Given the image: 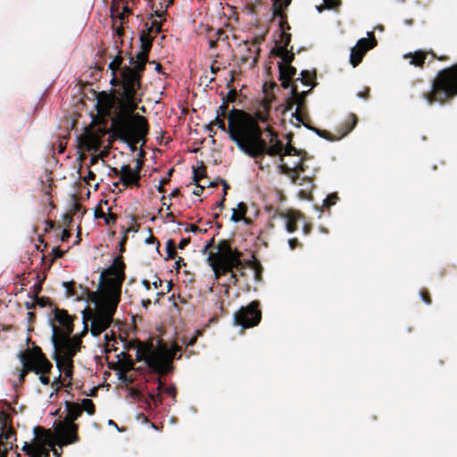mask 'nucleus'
Instances as JSON below:
<instances>
[{
    "instance_id": "35",
    "label": "nucleus",
    "mask_w": 457,
    "mask_h": 457,
    "mask_svg": "<svg viewBox=\"0 0 457 457\" xmlns=\"http://www.w3.org/2000/svg\"><path fill=\"white\" fill-rule=\"evenodd\" d=\"M10 425H12L11 414L4 411H0V430H4Z\"/></svg>"
},
{
    "instance_id": "53",
    "label": "nucleus",
    "mask_w": 457,
    "mask_h": 457,
    "mask_svg": "<svg viewBox=\"0 0 457 457\" xmlns=\"http://www.w3.org/2000/svg\"><path fill=\"white\" fill-rule=\"evenodd\" d=\"M228 109V104L222 100L221 105L217 110V115L226 117Z\"/></svg>"
},
{
    "instance_id": "52",
    "label": "nucleus",
    "mask_w": 457,
    "mask_h": 457,
    "mask_svg": "<svg viewBox=\"0 0 457 457\" xmlns=\"http://www.w3.org/2000/svg\"><path fill=\"white\" fill-rule=\"evenodd\" d=\"M65 252L61 250L59 247H54L52 249V262L55 260V259H58V258H62L63 255H64Z\"/></svg>"
},
{
    "instance_id": "37",
    "label": "nucleus",
    "mask_w": 457,
    "mask_h": 457,
    "mask_svg": "<svg viewBox=\"0 0 457 457\" xmlns=\"http://www.w3.org/2000/svg\"><path fill=\"white\" fill-rule=\"evenodd\" d=\"M221 257L222 255L219 252L209 253L207 260L213 271L218 267Z\"/></svg>"
},
{
    "instance_id": "3",
    "label": "nucleus",
    "mask_w": 457,
    "mask_h": 457,
    "mask_svg": "<svg viewBox=\"0 0 457 457\" xmlns=\"http://www.w3.org/2000/svg\"><path fill=\"white\" fill-rule=\"evenodd\" d=\"M125 268L122 257H116L112 264L101 272L99 291H87L91 300L97 304L96 312L90 318V332L94 337L101 335L113 321V316L120 301L122 284L126 278Z\"/></svg>"
},
{
    "instance_id": "26",
    "label": "nucleus",
    "mask_w": 457,
    "mask_h": 457,
    "mask_svg": "<svg viewBox=\"0 0 457 457\" xmlns=\"http://www.w3.org/2000/svg\"><path fill=\"white\" fill-rule=\"evenodd\" d=\"M131 13V10L128 5H123V11L121 12H119V7L114 4L111 6V16L112 19H118L121 23H125L126 15Z\"/></svg>"
},
{
    "instance_id": "8",
    "label": "nucleus",
    "mask_w": 457,
    "mask_h": 457,
    "mask_svg": "<svg viewBox=\"0 0 457 457\" xmlns=\"http://www.w3.org/2000/svg\"><path fill=\"white\" fill-rule=\"evenodd\" d=\"M67 414L63 421L56 423L54 436L59 446L68 445L79 441V427L74 421L81 416L83 409L78 403L69 400L64 402Z\"/></svg>"
},
{
    "instance_id": "10",
    "label": "nucleus",
    "mask_w": 457,
    "mask_h": 457,
    "mask_svg": "<svg viewBox=\"0 0 457 457\" xmlns=\"http://www.w3.org/2000/svg\"><path fill=\"white\" fill-rule=\"evenodd\" d=\"M80 347L81 345L54 348L53 359L55 361L60 372L64 374L65 378L70 380L73 378V358L79 352Z\"/></svg>"
},
{
    "instance_id": "11",
    "label": "nucleus",
    "mask_w": 457,
    "mask_h": 457,
    "mask_svg": "<svg viewBox=\"0 0 457 457\" xmlns=\"http://www.w3.org/2000/svg\"><path fill=\"white\" fill-rule=\"evenodd\" d=\"M234 324L240 326L242 329L257 326L262 320L260 302L255 300L246 306H242L233 315Z\"/></svg>"
},
{
    "instance_id": "33",
    "label": "nucleus",
    "mask_w": 457,
    "mask_h": 457,
    "mask_svg": "<svg viewBox=\"0 0 457 457\" xmlns=\"http://www.w3.org/2000/svg\"><path fill=\"white\" fill-rule=\"evenodd\" d=\"M157 382H158L157 391H162V393H165L166 395L171 396L172 398H175V396L177 395V389H176L175 386L172 385L170 386H165V385L162 382L160 378H157Z\"/></svg>"
},
{
    "instance_id": "9",
    "label": "nucleus",
    "mask_w": 457,
    "mask_h": 457,
    "mask_svg": "<svg viewBox=\"0 0 457 457\" xmlns=\"http://www.w3.org/2000/svg\"><path fill=\"white\" fill-rule=\"evenodd\" d=\"M299 109H300V107L297 106L296 111L292 114V116L294 118H295V120L298 122H301L304 127L314 131L320 137H323L328 141L340 140L341 138H343L344 137L348 135L354 129V127L356 126L357 121H358L357 116L354 113H351L348 116L347 120L337 128V134L333 135L332 133H330L328 130H322V129L312 127L308 123H306L303 120V117L302 113L300 112Z\"/></svg>"
},
{
    "instance_id": "17",
    "label": "nucleus",
    "mask_w": 457,
    "mask_h": 457,
    "mask_svg": "<svg viewBox=\"0 0 457 457\" xmlns=\"http://www.w3.org/2000/svg\"><path fill=\"white\" fill-rule=\"evenodd\" d=\"M279 217L285 220L286 229L288 233H293L298 228V221L303 218V214L296 211H288L280 212L278 210L273 214V218Z\"/></svg>"
},
{
    "instance_id": "48",
    "label": "nucleus",
    "mask_w": 457,
    "mask_h": 457,
    "mask_svg": "<svg viewBox=\"0 0 457 457\" xmlns=\"http://www.w3.org/2000/svg\"><path fill=\"white\" fill-rule=\"evenodd\" d=\"M420 297L422 299V301L429 305L432 303V299H431V296H430V294L428 292V289L426 288H422L420 291Z\"/></svg>"
},
{
    "instance_id": "16",
    "label": "nucleus",
    "mask_w": 457,
    "mask_h": 457,
    "mask_svg": "<svg viewBox=\"0 0 457 457\" xmlns=\"http://www.w3.org/2000/svg\"><path fill=\"white\" fill-rule=\"evenodd\" d=\"M119 172L120 173V178L118 182L113 183L115 187H118L120 184L124 188L140 187L141 175L137 174V171H133V169L129 164H123Z\"/></svg>"
},
{
    "instance_id": "18",
    "label": "nucleus",
    "mask_w": 457,
    "mask_h": 457,
    "mask_svg": "<svg viewBox=\"0 0 457 457\" xmlns=\"http://www.w3.org/2000/svg\"><path fill=\"white\" fill-rule=\"evenodd\" d=\"M279 70V77L278 79L281 82V87L283 88H292L293 85H295L292 82L294 77L296 75V69L292 65H287L283 62L278 63Z\"/></svg>"
},
{
    "instance_id": "45",
    "label": "nucleus",
    "mask_w": 457,
    "mask_h": 457,
    "mask_svg": "<svg viewBox=\"0 0 457 457\" xmlns=\"http://www.w3.org/2000/svg\"><path fill=\"white\" fill-rule=\"evenodd\" d=\"M338 196L336 193L328 195L327 198L324 200L323 206L326 208H330L332 205L336 204Z\"/></svg>"
},
{
    "instance_id": "4",
    "label": "nucleus",
    "mask_w": 457,
    "mask_h": 457,
    "mask_svg": "<svg viewBox=\"0 0 457 457\" xmlns=\"http://www.w3.org/2000/svg\"><path fill=\"white\" fill-rule=\"evenodd\" d=\"M129 349H137V361H144L147 367L158 376H164L172 370V361L176 353L182 351L178 344H173L169 348L164 344H160L156 348L153 345L145 344L137 339L129 343Z\"/></svg>"
},
{
    "instance_id": "14",
    "label": "nucleus",
    "mask_w": 457,
    "mask_h": 457,
    "mask_svg": "<svg viewBox=\"0 0 457 457\" xmlns=\"http://www.w3.org/2000/svg\"><path fill=\"white\" fill-rule=\"evenodd\" d=\"M241 256V252H235L232 255L222 256L218 267L214 269L215 278H219L220 276L228 274L234 269L239 270L242 268Z\"/></svg>"
},
{
    "instance_id": "6",
    "label": "nucleus",
    "mask_w": 457,
    "mask_h": 457,
    "mask_svg": "<svg viewBox=\"0 0 457 457\" xmlns=\"http://www.w3.org/2000/svg\"><path fill=\"white\" fill-rule=\"evenodd\" d=\"M152 43L141 44V50L135 55L129 57V66H125L122 71L123 95L129 103L133 104L135 89H141L143 73L148 62V55L152 48Z\"/></svg>"
},
{
    "instance_id": "44",
    "label": "nucleus",
    "mask_w": 457,
    "mask_h": 457,
    "mask_svg": "<svg viewBox=\"0 0 457 457\" xmlns=\"http://www.w3.org/2000/svg\"><path fill=\"white\" fill-rule=\"evenodd\" d=\"M162 393V391H157L156 394H154V393L148 394V398L154 403V407H157L158 405H160L162 403V397L161 395Z\"/></svg>"
},
{
    "instance_id": "15",
    "label": "nucleus",
    "mask_w": 457,
    "mask_h": 457,
    "mask_svg": "<svg viewBox=\"0 0 457 457\" xmlns=\"http://www.w3.org/2000/svg\"><path fill=\"white\" fill-rule=\"evenodd\" d=\"M20 361H24L31 365L40 366L52 363L42 352V349L37 345H33L31 349H28L18 353Z\"/></svg>"
},
{
    "instance_id": "41",
    "label": "nucleus",
    "mask_w": 457,
    "mask_h": 457,
    "mask_svg": "<svg viewBox=\"0 0 457 457\" xmlns=\"http://www.w3.org/2000/svg\"><path fill=\"white\" fill-rule=\"evenodd\" d=\"M75 285L76 283L74 281L70 282H63L62 287L66 289V295L67 296H76L77 293L75 291Z\"/></svg>"
},
{
    "instance_id": "51",
    "label": "nucleus",
    "mask_w": 457,
    "mask_h": 457,
    "mask_svg": "<svg viewBox=\"0 0 457 457\" xmlns=\"http://www.w3.org/2000/svg\"><path fill=\"white\" fill-rule=\"evenodd\" d=\"M253 268L254 269V277L256 280H260L262 278V268L259 262H253Z\"/></svg>"
},
{
    "instance_id": "7",
    "label": "nucleus",
    "mask_w": 457,
    "mask_h": 457,
    "mask_svg": "<svg viewBox=\"0 0 457 457\" xmlns=\"http://www.w3.org/2000/svg\"><path fill=\"white\" fill-rule=\"evenodd\" d=\"M457 96V63L440 71L433 79L431 89L422 93V98L429 104H445Z\"/></svg>"
},
{
    "instance_id": "57",
    "label": "nucleus",
    "mask_w": 457,
    "mask_h": 457,
    "mask_svg": "<svg viewBox=\"0 0 457 457\" xmlns=\"http://www.w3.org/2000/svg\"><path fill=\"white\" fill-rule=\"evenodd\" d=\"M279 170L282 174L290 175V173H294L293 167H289L283 162L279 165Z\"/></svg>"
},
{
    "instance_id": "49",
    "label": "nucleus",
    "mask_w": 457,
    "mask_h": 457,
    "mask_svg": "<svg viewBox=\"0 0 457 457\" xmlns=\"http://www.w3.org/2000/svg\"><path fill=\"white\" fill-rule=\"evenodd\" d=\"M106 225H113L116 223L117 215L111 212L109 209L108 214H105V218L104 219Z\"/></svg>"
},
{
    "instance_id": "13",
    "label": "nucleus",
    "mask_w": 457,
    "mask_h": 457,
    "mask_svg": "<svg viewBox=\"0 0 457 457\" xmlns=\"http://www.w3.org/2000/svg\"><path fill=\"white\" fill-rule=\"evenodd\" d=\"M369 38H361L351 50L350 62L353 67L359 65L366 53L377 46V39L373 32L369 33Z\"/></svg>"
},
{
    "instance_id": "60",
    "label": "nucleus",
    "mask_w": 457,
    "mask_h": 457,
    "mask_svg": "<svg viewBox=\"0 0 457 457\" xmlns=\"http://www.w3.org/2000/svg\"><path fill=\"white\" fill-rule=\"evenodd\" d=\"M288 245L291 250H295V248L302 246L301 243L296 237L288 239Z\"/></svg>"
},
{
    "instance_id": "24",
    "label": "nucleus",
    "mask_w": 457,
    "mask_h": 457,
    "mask_svg": "<svg viewBox=\"0 0 457 457\" xmlns=\"http://www.w3.org/2000/svg\"><path fill=\"white\" fill-rule=\"evenodd\" d=\"M306 155L302 156L299 160L293 163V170L294 174L291 176V180L293 183H298V180L301 179L299 174L304 173L306 171L307 167L305 166Z\"/></svg>"
},
{
    "instance_id": "28",
    "label": "nucleus",
    "mask_w": 457,
    "mask_h": 457,
    "mask_svg": "<svg viewBox=\"0 0 457 457\" xmlns=\"http://www.w3.org/2000/svg\"><path fill=\"white\" fill-rule=\"evenodd\" d=\"M301 78L299 79L301 82L305 86H316V83L314 82L316 79V71H308L303 70L301 71Z\"/></svg>"
},
{
    "instance_id": "29",
    "label": "nucleus",
    "mask_w": 457,
    "mask_h": 457,
    "mask_svg": "<svg viewBox=\"0 0 457 457\" xmlns=\"http://www.w3.org/2000/svg\"><path fill=\"white\" fill-rule=\"evenodd\" d=\"M218 252L222 255H232L235 252H239L237 249H233L230 245L229 241L228 240H221L218 244Z\"/></svg>"
},
{
    "instance_id": "50",
    "label": "nucleus",
    "mask_w": 457,
    "mask_h": 457,
    "mask_svg": "<svg viewBox=\"0 0 457 457\" xmlns=\"http://www.w3.org/2000/svg\"><path fill=\"white\" fill-rule=\"evenodd\" d=\"M198 335H201L200 331H196V335L191 337L190 338L184 337L182 338V343L186 345V346H192L195 344Z\"/></svg>"
},
{
    "instance_id": "42",
    "label": "nucleus",
    "mask_w": 457,
    "mask_h": 457,
    "mask_svg": "<svg viewBox=\"0 0 457 457\" xmlns=\"http://www.w3.org/2000/svg\"><path fill=\"white\" fill-rule=\"evenodd\" d=\"M31 297L36 301V304L39 305L40 307L53 306V303L48 297L38 295Z\"/></svg>"
},
{
    "instance_id": "58",
    "label": "nucleus",
    "mask_w": 457,
    "mask_h": 457,
    "mask_svg": "<svg viewBox=\"0 0 457 457\" xmlns=\"http://www.w3.org/2000/svg\"><path fill=\"white\" fill-rule=\"evenodd\" d=\"M22 450L24 452H26V453L29 454L30 457H33V454L36 451L38 450V448H36L30 445H28V444H25L24 446L22 447Z\"/></svg>"
},
{
    "instance_id": "32",
    "label": "nucleus",
    "mask_w": 457,
    "mask_h": 457,
    "mask_svg": "<svg viewBox=\"0 0 457 457\" xmlns=\"http://www.w3.org/2000/svg\"><path fill=\"white\" fill-rule=\"evenodd\" d=\"M206 177V166L201 162V166L193 168V180L195 183H199L204 178Z\"/></svg>"
},
{
    "instance_id": "40",
    "label": "nucleus",
    "mask_w": 457,
    "mask_h": 457,
    "mask_svg": "<svg viewBox=\"0 0 457 457\" xmlns=\"http://www.w3.org/2000/svg\"><path fill=\"white\" fill-rule=\"evenodd\" d=\"M167 258L174 259L177 255L175 243L172 239L168 240L166 243Z\"/></svg>"
},
{
    "instance_id": "61",
    "label": "nucleus",
    "mask_w": 457,
    "mask_h": 457,
    "mask_svg": "<svg viewBox=\"0 0 457 457\" xmlns=\"http://www.w3.org/2000/svg\"><path fill=\"white\" fill-rule=\"evenodd\" d=\"M228 283L232 284L233 286H237L238 282L237 275L233 271V270H231V272H228Z\"/></svg>"
},
{
    "instance_id": "36",
    "label": "nucleus",
    "mask_w": 457,
    "mask_h": 457,
    "mask_svg": "<svg viewBox=\"0 0 457 457\" xmlns=\"http://www.w3.org/2000/svg\"><path fill=\"white\" fill-rule=\"evenodd\" d=\"M83 411H87L89 415H93L96 412V407L92 400L85 398L79 404Z\"/></svg>"
},
{
    "instance_id": "23",
    "label": "nucleus",
    "mask_w": 457,
    "mask_h": 457,
    "mask_svg": "<svg viewBox=\"0 0 457 457\" xmlns=\"http://www.w3.org/2000/svg\"><path fill=\"white\" fill-rule=\"evenodd\" d=\"M53 369V364L48 363V366L46 365H40V366H35L34 373L37 375H39V381L46 386L50 384V378H49V373L51 372Z\"/></svg>"
},
{
    "instance_id": "1",
    "label": "nucleus",
    "mask_w": 457,
    "mask_h": 457,
    "mask_svg": "<svg viewBox=\"0 0 457 457\" xmlns=\"http://www.w3.org/2000/svg\"><path fill=\"white\" fill-rule=\"evenodd\" d=\"M270 145L262 138V129L253 117L245 111L233 108L228 114L229 138L246 154L254 159H263L265 154L280 156L283 162V143L277 139L276 131L268 125Z\"/></svg>"
},
{
    "instance_id": "38",
    "label": "nucleus",
    "mask_w": 457,
    "mask_h": 457,
    "mask_svg": "<svg viewBox=\"0 0 457 457\" xmlns=\"http://www.w3.org/2000/svg\"><path fill=\"white\" fill-rule=\"evenodd\" d=\"M291 37L292 36L290 33H287L283 30L280 31L279 40L277 43L276 46H285V48H287V46H289V44L291 42Z\"/></svg>"
},
{
    "instance_id": "62",
    "label": "nucleus",
    "mask_w": 457,
    "mask_h": 457,
    "mask_svg": "<svg viewBox=\"0 0 457 457\" xmlns=\"http://www.w3.org/2000/svg\"><path fill=\"white\" fill-rule=\"evenodd\" d=\"M119 379L125 384L132 383V379H130L124 371L119 373Z\"/></svg>"
},
{
    "instance_id": "47",
    "label": "nucleus",
    "mask_w": 457,
    "mask_h": 457,
    "mask_svg": "<svg viewBox=\"0 0 457 457\" xmlns=\"http://www.w3.org/2000/svg\"><path fill=\"white\" fill-rule=\"evenodd\" d=\"M237 90L236 89H231V90L228 91L227 96L222 98V100L228 104L229 103L235 102L236 99H237Z\"/></svg>"
},
{
    "instance_id": "31",
    "label": "nucleus",
    "mask_w": 457,
    "mask_h": 457,
    "mask_svg": "<svg viewBox=\"0 0 457 457\" xmlns=\"http://www.w3.org/2000/svg\"><path fill=\"white\" fill-rule=\"evenodd\" d=\"M285 155H295V156H298L299 158H301L303 155H307V153L304 151L299 150V149L295 148L294 145H292V144L287 143L284 146V150H283V157Z\"/></svg>"
},
{
    "instance_id": "56",
    "label": "nucleus",
    "mask_w": 457,
    "mask_h": 457,
    "mask_svg": "<svg viewBox=\"0 0 457 457\" xmlns=\"http://www.w3.org/2000/svg\"><path fill=\"white\" fill-rule=\"evenodd\" d=\"M150 33L142 31L140 35V42L141 44L151 42L153 44L154 38L149 35Z\"/></svg>"
},
{
    "instance_id": "5",
    "label": "nucleus",
    "mask_w": 457,
    "mask_h": 457,
    "mask_svg": "<svg viewBox=\"0 0 457 457\" xmlns=\"http://www.w3.org/2000/svg\"><path fill=\"white\" fill-rule=\"evenodd\" d=\"M74 319L66 310L56 306L53 308L52 313L49 315V322L52 328L51 341L54 348L81 345V337L87 332V317L86 315L83 317L84 329L82 334L71 337L74 329Z\"/></svg>"
},
{
    "instance_id": "12",
    "label": "nucleus",
    "mask_w": 457,
    "mask_h": 457,
    "mask_svg": "<svg viewBox=\"0 0 457 457\" xmlns=\"http://www.w3.org/2000/svg\"><path fill=\"white\" fill-rule=\"evenodd\" d=\"M115 92H117V90ZM116 94L118 95V96L102 93L97 98V106H98L99 112L104 114V115H107V116H110L112 112H114V116L112 117V120L120 112V105L119 103L120 96L118 93H116ZM112 130L113 136L115 137L120 139L119 137H117L115 135L114 129H113L112 125Z\"/></svg>"
},
{
    "instance_id": "19",
    "label": "nucleus",
    "mask_w": 457,
    "mask_h": 457,
    "mask_svg": "<svg viewBox=\"0 0 457 457\" xmlns=\"http://www.w3.org/2000/svg\"><path fill=\"white\" fill-rule=\"evenodd\" d=\"M429 54H431L432 55L430 62H433L436 59V54L434 53H429L422 50L405 54L403 55V58L409 60V63L411 65H413L418 68H422L425 63V60L427 59Z\"/></svg>"
},
{
    "instance_id": "22",
    "label": "nucleus",
    "mask_w": 457,
    "mask_h": 457,
    "mask_svg": "<svg viewBox=\"0 0 457 457\" xmlns=\"http://www.w3.org/2000/svg\"><path fill=\"white\" fill-rule=\"evenodd\" d=\"M247 212V205L244 202H240L237 204V209L232 210L231 220L233 222H239L244 220L246 224H250L251 220L245 218Z\"/></svg>"
},
{
    "instance_id": "39",
    "label": "nucleus",
    "mask_w": 457,
    "mask_h": 457,
    "mask_svg": "<svg viewBox=\"0 0 457 457\" xmlns=\"http://www.w3.org/2000/svg\"><path fill=\"white\" fill-rule=\"evenodd\" d=\"M15 431L12 425H10L4 430H1L0 439H4L5 441H10L12 438L15 439Z\"/></svg>"
},
{
    "instance_id": "43",
    "label": "nucleus",
    "mask_w": 457,
    "mask_h": 457,
    "mask_svg": "<svg viewBox=\"0 0 457 457\" xmlns=\"http://www.w3.org/2000/svg\"><path fill=\"white\" fill-rule=\"evenodd\" d=\"M225 117L216 115L215 119L211 121L212 125L218 126L220 129L222 131H227L228 133V128L226 129L225 122L223 120Z\"/></svg>"
},
{
    "instance_id": "34",
    "label": "nucleus",
    "mask_w": 457,
    "mask_h": 457,
    "mask_svg": "<svg viewBox=\"0 0 457 457\" xmlns=\"http://www.w3.org/2000/svg\"><path fill=\"white\" fill-rule=\"evenodd\" d=\"M21 362V365H22V369L20 372V375H19V379H20V382L23 383L25 381V378L26 376L29 373V372H34L35 370V365H31L30 363H28L24 361H20Z\"/></svg>"
},
{
    "instance_id": "2",
    "label": "nucleus",
    "mask_w": 457,
    "mask_h": 457,
    "mask_svg": "<svg viewBox=\"0 0 457 457\" xmlns=\"http://www.w3.org/2000/svg\"><path fill=\"white\" fill-rule=\"evenodd\" d=\"M120 54L121 51H119V54L108 66L112 75L111 84L114 87H120V88L117 89V93L120 96L119 100L120 112L112 120V126L115 135L119 137L122 142L135 146L140 140L145 139L148 134L149 124L144 116L138 113L134 114V112L138 108V104L142 102L143 93L140 92L141 89H135L133 96L134 107H132L131 103H129V101L125 99L123 95L122 71L126 65H122L123 57Z\"/></svg>"
},
{
    "instance_id": "46",
    "label": "nucleus",
    "mask_w": 457,
    "mask_h": 457,
    "mask_svg": "<svg viewBox=\"0 0 457 457\" xmlns=\"http://www.w3.org/2000/svg\"><path fill=\"white\" fill-rule=\"evenodd\" d=\"M64 382L62 379L61 373L52 381L51 386L55 389V392L60 391L63 387Z\"/></svg>"
},
{
    "instance_id": "25",
    "label": "nucleus",
    "mask_w": 457,
    "mask_h": 457,
    "mask_svg": "<svg viewBox=\"0 0 457 457\" xmlns=\"http://www.w3.org/2000/svg\"><path fill=\"white\" fill-rule=\"evenodd\" d=\"M298 87L296 85H293L291 88V96L287 99L285 104H283V112L291 111L295 104L300 107V102L297 100L298 97Z\"/></svg>"
},
{
    "instance_id": "64",
    "label": "nucleus",
    "mask_w": 457,
    "mask_h": 457,
    "mask_svg": "<svg viewBox=\"0 0 457 457\" xmlns=\"http://www.w3.org/2000/svg\"><path fill=\"white\" fill-rule=\"evenodd\" d=\"M369 96H370V87H364V89L362 91H360L357 93V96L363 98V99H368Z\"/></svg>"
},
{
    "instance_id": "30",
    "label": "nucleus",
    "mask_w": 457,
    "mask_h": 457,
    "mask_svg": "<svg viewBox=\"0 0 457 457\" xmlns=\"http://www.w3.org/2000/svg\"><path fill=\"white\" fill-rule=\"evenodd\" d=\"M342 5L340 0H323V5L317 6L319 12H322L324 10H337Z\"/></svg>"
},
{
    "instance_id": "59",
    "label": "nucleus",
    "mask_w": 457,
    "mask_h": 457,
    "mask_svg": "<svg viewBox=\"0 0 457 457\" xmlns=\"http://www.w3.org/2000/svg\"><path fill=\"white\" fill-rule=\"evenodd\" d=\"M33 457H50V454L47 450L38 448V450L34 453Z\"/></svg>"
},
{
    "instance_id": "63",
    "label": "nucleus",
    "mask_w": 457,
    "mask_h": 457,
    "mask_svg": "<svg viewBox=\"0 0 457 457\" xmlns=\"http://www.w3.org/2000/svg\"><path fill=\"white\" fill-rule=\"evenodd\" d=\"M196 188L193 191V194L195 195H201L204 190L205 185H201L199 183H195Z\"/></svg>"
},
{
    "instance_id": "27",
    "label": "nucleus",
    "mask_w": 457,
    "mask_h": 457,
    "mask_svg": "<svg viewBox=\"0 0 457 457\" xmlns=\"http://www.w3.org/2000/svg\"><path fill=\"white\" fill-rule=\"evenodd\" d=\"M272 12L274 16H278L280 18H284L286 15L284 12L282 11L283 7H287L292 0H272Z\"/></svg>"
},
{
    "instance_id": "55",
    "label": "nucleus",
    "mask_w": 457,
    "mask_h": 457,
    "mask_svg": "<svg viewBox=\"0 0 457 457\" xmlns=\"http://www.w3.org/2000/svg\"><path fill=\"white\" fill-rule=\"evenodd\" d=\"M162 25L156 21H153L151 27L147 29L148 33H151L152 31H154L155 33L161 32Z\"/></svg>"
},
{
    "instance_id": "54",
    "label": "nucleus",
    "mask_w": 457,
    "mask_h": 457,
    "mask_svg": "<svg viewBox=\"0 0 457 457\" xmlns=\"http://www.w3.org/2000/svg\"><path fill=\"white\" fill-rule=\"evenodd\" d=\"M79 212H82V213H85L86 210L83 208V206L79 203L74 201L73 204H72L71 214L75 215V214H77Z\"/></svg>"
},
{
    "instance_id": "20",
    "label": "nucleus",
    "mask_w": 457,
    "mask_h": 457,
    "mask_svg": "<svg viewBox=\"0 0 457 457\" xmlns=\"http://www.w3.org/2000/svg\"><path fill=\"white\" fill-rule=\"evenodd\" d=\"M271 108V101L269 99H264L262 101L260 107L255 112V113L253 115L251 114L253 119L256 120L257 124L259 125V122L265 123L267 126L269 125V121L270 120V112Z\"/></svg>"
},
{
    "instance_id": "21",
    "label": "nucleus",
    "mask_w": 457,
    "mask_h": 457,
    "mask_svg": "<svg viewBox=\"0 0 457 457\" xmlns=\"http://www.w3.org/2000/svg\"><path fill=\"white\" fill-rule=\"evenodd\" d=\"M272 53L282 59L280 62H283L287 65H291L292 62L295 59L293 47H291V49L288 50L287 48H285V46H276L272 50Z\"/></svg>"
}]
</instances>
